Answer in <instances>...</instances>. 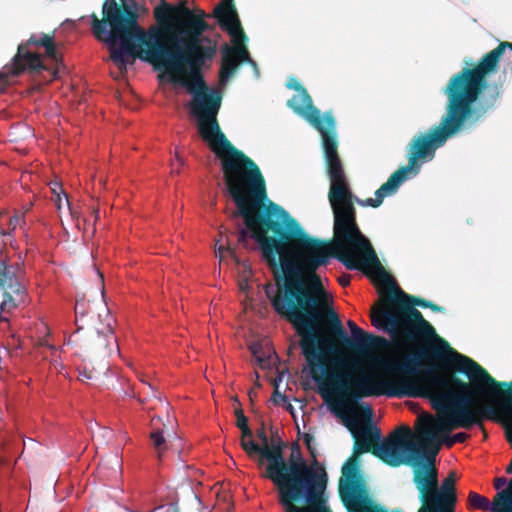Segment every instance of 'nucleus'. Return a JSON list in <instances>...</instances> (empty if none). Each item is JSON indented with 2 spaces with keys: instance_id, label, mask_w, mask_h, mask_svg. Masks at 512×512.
<instances>
[{
  "instance_id": "1",
  "label": "nucleus",
  "mask_w": 512,
  "mask_h": 512,
  "mask_svg": "<svg viewBox=\"0 0 512 512\" xmlns=\"http://www.w3.org/2000/svg\"><path fill=\"white\" fill-rule=\"evenodd\" d=\"M335 241L310 236L288 213L254 233L262 257L273 272L274 284H267L265 294L274 312L291 324L311 377L319 385V393L336 416L344 417L342 408L366 397L413 395L405 385L411 378L403 376L387 381L366 372L351 377L328 369L326 360L339 348L331 337L323 335L325 324L340 341L341 347L363 352L387 344L384 337L368 334L349 320L352 338L343 329L334 309L329 306L317 270L335 258L349 270L370 268L364 263V252L353 241L361 237L354 226L338 221Z\"/></svg>"
},
{
  "instance_id": "2",
  "label": "nucleus",
  "mask_w": 512,
  "mask_h": 512,
  "mask_svg": "<svg viewBox=\"0 0 512 512\" xmlns=\"http://www.w3.org/2000/svg\"><path fill=\"white\" fill-rule=\"evenodd\" d=\"M461 365L450 370L465 374V382L454 373L442 374L435 366L424 371L423 381L410 379L405 385L413 395L403 397L429 398L437 412V418L426 415L420 418L418 428L422 450L407 457V465L413 468V480H438L435 458L444 444L451 448L465 442L469 435L464 432L450 436L456 428L471 429L481 426L484 420L501 422L505 436L512 447V381L499 382L486 369L469 357H460ZM511 475L512 458L506 468ZM493 480H507L495 477Z\"/></svg>"
},
{
  "instance_id": "3",
  "label": "nucleus",
  "mask_w": 512,
  "mask_h": 512,
  "mask_svg": "<svg viewBox=\"0 0 512 512\" xmlns=\"http://www.w3.org/2000/svg\"><path fill=\"white\" fill-rule=\"evenodd\" d=\"M210 59H184L148 62L156 70L170 74V81L186 88L192 96L191 114L197 130L210 149L220 158L223 179L237 210L232 217H242L251 235L280 216H287L281 206L267 199L265 179L257 164L235 148L221 131L217 115L222 104L219 89L209 87L202 68Z\"/></svg>"
},
{
  "instance_id": "4",
  "label": "nucleus",
  "mask_w": 512,
  "mask_h": 512,
  "mask_svg": "<svg viewBox=\"0 0 512 512\" xmlns=\"http://www.w3.org/2000/svg\"><path fill=\"white\" fill-rule=\"evenodd\" d=\"M357 248L364 252V263L375 270L379 281L388 288L383 298L384 307L371 313V323L377 329L388 332L392 338H401L408 343L426 342L423 348L404 356L399 360H384L383 370L392 375L412 376L419 372L424 360L437 363L429 365L451 369L461 365L460 357H466L450 347L449 343L439 337L434 327L424 319L422 313L414 306L429 308L430 302L404 292L395 280L384 270L374 248L367 237H358L353 241Z\"/></svg>"
},
{
  "instance_id": "5",
  "label": "nucleus",
  "mask_w": 512,
  "mask_h": 512,
  "mask_svg": "<svg viewBox=\"0 0 512 512\" xmlns=\"http://www.w3.org/2000/svg\"><path fill=\"white\" fill-rule=\"evenodd\" d=\"M461 129L462 127L457 123V121L445 110V113L438 125H435L428 131L419 133L413 137L407 147L408 164L401 166L390 175L388 180L376 190L375 198L359 199L352 193L344 170L343 162L341 161L343 179L348 194L344 198L331 200L330 191L328 192V199L333 212V238L331 241L336 240L338 221H343L350 225V227L354 226L362 237H366L361 232L357 224L354 203L356 202L363 207H379L386 197L391 196L398 191L401 184L407 180L411 174L417 175L422 164L426 161L432 160L435 156L436 150L443 146L450 137L457 134Z\"/></svg>"
},
{
  "instance_id": "6",
  "label": "nucleus",
  "mask_w": 512,
  "mask_h": 512,
  "mask_svg": "<svg viewBox=\"0 0 512 512\" xmlns=\"http://www.w3.org/2000/svg\"><path fill=\"white\" fill-rule=\"evenodd\" d=\"M154 17L161 25L151 48L145 52L146 62L184 59H212L216 44L203 33L213 29L206 21L210 17L203 10H191L186 2L173 6L165 0L154 9Z\"/></svg>"
},
{
  "instance_id": "7",
  "label": "nucleus",
  "mask_w": 512,
  "mask_h": 512,
  "mask_svg": "<svg viewBox=\"0 0 512 512\" xmlns=\"http://www.w3.org/2000/svg\"><path fill=\"white\" fill-rule=\"evenodd\" d=\"M91 29L97 40L104 42L110 59L121 74L136 59L146 62L145 52L160 34V28L144 29L138 23V3L135 0H104L102 19L92 14Z\"/></svg>"
},
{
  "instance_id": "8",
  "label": "nucleus",
  "mask_w": 512,
  "mask_h": 512,
  "mask_svg": "<svg viewBox=\"0 0 512 512\" xmlns=\"http://www.w3.org/2000/svg\"><path fill=\"white\" fill-rule=\"evenodd\" d=\"M506 49L512 51V43L503 41L483 55L473 67H465L448 81L443 93L447 97L445 110L463 128L467 122L474 124L481 115L473 108L482 92L487 88L486 78L498 68Z\"/></svg>"
},
{
  "instance_id": "9",
  "label": "nucleus",
  "mask_w": 512,
  "mask_h": 512,
  "mask_svg": "<svg viewBox=\"0 0 512 512\" xmlns=\"http://www.w3.org/2000/svg\"><path fill=\"white\" fill-rule=\"evenodd\" d=\"M358 405V400L348 407L342 408L344 417L338 416L351 430L354 438L353 453L361 455L372 453L384 463L398 467L407 464V457L418 453V447L413 442V434L408 426H401L391 433L385 440L381 441V431L371 423L372 410L369 406L364 408L368 421L358 429L352 428V416Z\"/></svg>"
},
{
  "instance_id": "10",
  "label": "nucleus",
  "mask_w": 512,
  "mask_h": 512,
  "mask_svg": "<svg viewBox=\"0 0 512 512\" xmlns=\"http://www.w3.org/2000/svg\"><path fill=\"white\" fill-rule=\"evenodd\" d=\"M261 444L256 442L257 451L250 450L249 446H241L249 457H258V464H266L263 476L269 480H328L324 466L316 459L308 465L302 455L298 443L290 449V455L284 457L285 444L281 440H272L265 432L264 423L256 431Z\"/></svg>"
},
{
  "instance_id": "11",
  "label": "nucleus",
  "mask_w": 512,
  "mask_h": 512,
  "mask_svg": "<svg viewBox=\"0 0 512 512\" xmlns=\"http://www.w3.org/2000/svg\"><path fill=\"white\" fill-rule=\"evenodd\" d=\"M368 482H339L338 493L347 512H402L401 510L388 511L375 504ZM420 492L421 506L418 512H449L455 507V482H415Z\"/></svg>"
},
{
  "instance_id": "12",
  "label": "nucleus",
  "mask_w": 512,
  "mask_h": 512,
  "mask_svg": "<svg viewBox=\"0 0 512 512\" xmlns=\"http://www.w3.org/2000/svg\"><path fill=\"white\" fill-rule=\"evenodd\" d=\"M287 105L296 114L307 120L319 131L322 139L326 172L330 179V198L338 200L344 198L348 191L344 183L341 169V159L338 154V142L335 118L330 112L323 116L320 110L313 105L307 89L301 90L288 100Z\"/></svg>"
},
{
  "instance_id": "13",
  "label": "nucleus",
  "mask_w": 512,
  "mask_h": 512,
  "mask_svg": "<svg viewBox=\"0 0 512 512\" xmlns=\"http://www.w3.org/2000/svg\"><path fill=\"white\" fill-rule=\"evenodd\" d=\"M32 46L43 47L46 57L52 62L56 61L54 37L45 33H41L39 36L32 35L26 42L18 46L17 53L12 58L11 63L4 67V71L0 72V93L8 86L10 76H18L24 71L31 74H40L46 71L49 74L48 81L56 77L58 70L54 67H48L42 56L32 50Z\"/></svg>"
},
{
  "instance_id": "14",
  "label": "nucleus",
  "mask_w": 512,
  "mask_h": 512,
  "mask_svg": "<svg viewBox=\"0 0 512 512\" xmlns=\"http://www.w3.org/2000/svg\"><path fill=\"white\" fill-rule=\"evenodd\" d=\"M284 512H331L325 495L327 482H274Z\"/></svg>"
},
{
  "instance_id": "15",
  "label": "nucleus",
  "mask_w": 512,
  "mask_h": 512,
  "mask_svg": "<svg viewBox=\"0 0 512 512\" xmlns=\"http://www.w3.org/2000/svg\"><path fill=\"white\" fill-rule=\"evenodd\" d=\"M27 292L23 271L17 263H10L4 250L0 249V308L13 311L26 300Z\"/></svg>"
},
{
  "instance_id": "16",
  "label": "nucleus",
  "mask_w": 512,
  "mask_h": 512,
  "mask_svg": "<svg viewBox=\"0 0 512 512\" xmlns=\"http://www.w3.org/2000/svg\"><path fill=\"white\" fill-rule=\"evenodd\" d=\"M102 316L101 313L98 314L99 325H96L93 317H90L91 323L88 324L90 333L84 346L90 352L110 355L113 347L118 349L117 339L113 333L115 320L107 308L104 309V320Z\"/></svg>"
},
{
  "instance_id": "17",
  "label": "nucleus",
  "mask_w": 512,
  "mask_h": 512,
  "mask_svg": "<svg viewBox=\"0 0 512 512\" xmlns=\"http://www.w3.org/2000/svg\"><path fill=\"white\" fill-rule=\"evenodd\" d=\"M242 34L234 32V37L230 35L234 47L225 45L221 49L222 62L219 70V81L225 84L236 72L239 64L248 62L256 67V63L250 58L249 52L245 46L247 36L241 27Z\"/></svg>"
},
{
  "instance_id": "18",
  "label": "nucleus",
  "mask_w": 512,
  "mask_h": 512,
  "mask_svg": "<svg viewBox=\"0 0 512 512\" xmlns=\"http://www.w3.org/2000/svg\"><path fill=\"white\" fill-rule=\"evenodd\" d=\"M212 16L217 19L222 30L234 37V32L241 31V21L234 0H221L214 8Z\"/></svg>"
},
{
  "instance_id": "19",
  "label": "nucleus",
  "mask_w": 512,
  "mask_h": 512,
  "mask_svg": "<svg viewBox=\"0 0 512 512\" xmlns=\"http://www.w3.org/2000/svg\"><path fill=\"white\" fill-rule=\"evenodd\" d=\"M100 480H117L122 477V460L117 455H110L101 460L97 468Z\"/></svg>"
},
{
  "instance_id": "20",
  "label": "nucleus",
  "mask_w": 512,
  "mask_h": 512,
  "mask_svg": "<svg viewBox=\"0 0 512 512\" xmlns=\"http://www.w3.org/2000/svg\"><path fill=\"white\" fill-rule=\"evenodd\" d=\"M235 415L237 418L236 426L241 431V446H249L250 450L257 451L258 447L253 439V433L248 425V418L244 415L242 408L235 409Z\"/></svg>"
},
{
  "instance_id": "21",
  "label": "nucleus",
  "mask_w": 512,
  "mask_h": 512,
  "mask_svg": "<svg viewBox=\"0 0 512 512\" xmlns=\"http://www.w3.org/2000/svg\"><path fill=\"white\" fill-rule=\"evenodd\" d=\"M339 480H364L360 468V455L353 453L345 461Z\"/></svg>"
},
{
  "instance_id": "22",
  "label": "nucleus",
  "mask_w": 512,
  "mask_h": 512,
  "mask_svg": "<svg viewBox=\"0 0 512 512\" xmlns=\"http://www.w3.org/2000/svg\"><path fill=\"white\" fill-rule=\"evenodd\" d=\"M47 185L49 188V195H46V197L54 203L57 211L60 213L62 207L61 195L64 194L62 177L60 175H54L53 179L49 180ZM59 218L61 219L60 214Z\"/></svg>"
},
{
  "instance_id": "23",
  "label": "nucleus",
  "mask_w": 512,
  "mask_h": 512,
  "mask_svg": "<svg viewBox=\"0 0 512 512\" xmlns=\"http://www.w3.org/2000/svg\"><path fill=\"white\" fill-rule=\"evenodd\" d=\"M512 505V491L503 490L497 493L491 507L492 512H505Z\"/></svg>"
},
{
  "instance_id": "24",
  "label": "nucleus",
  "mask_w": 512,
  "mask_h": 512,
  "mask_svg": "<svg viewBox=\"0 0 512 512\" xmlns=\"http://www.w3.org/2000/svg\"><path fill=\"white\" fill-rule=\"evenodd\" d=\"M150 439L158 453V457L161 458L162 454L167 448L163 430L160 428H155L150 434Z\"/></svg>"
},
{
  "instance_id": "25",
  "label": "nucleus",
  "mask_w": 512,
  "mask_h": 512,
  "mask_svg": "<svg viewBox=\"0 0 512 512\" xmlns=\"http://www.w3.org/2000/svg\"><path fill=\"white\" fill-rule=\"evenodd\" d=\"M468 499L472 509L488 510L490 508L489 500L476 492H470Z\"/></svg>"
},
{
  "instance_id": "26",
  "label": "nucleus",
  "mask_w": 512,
  "mask_h": 512,
  "mask_svg": "<svg viewBox=\"0 0 512 512\" xmlns=\"http://www.w3.org/2000/svg\"><path fill=\"white\" fill-rule=\"evenodd\" d=\"M106 371H107V366H104L102 371H98L94 368L89 369L85 365L82 370H79L78 378L82 382H84L86 380H98L102 374H105Z\"/></svg>"
},
{
  "instance_id": "27",
  "label": "nucleus",
  "mask_w": 512,
  "mask_h": 512,
  "mask_svg": "<svg viewBox=\"0 0 512 512\" xmlns=\"http://www.w3.org/2000/svg\"><path fill=\"white\" fill-rule=\"evenodd\" d=\"M250 350H251V353H252L253 357L255 358L257 364L261 368H265L266 366L269 365L268 358L261 354V346L260 345L253 344L250 347Z\"/></svg>"
},
{
  "instance_id": "28",
  "label": "nucleus",
  "mask_w": 512,
  "mask_h": 512,
  "mask_svg": "<svg viewBox=\"0 0 512 512\" xmlns=\"http://www.w3.org/2000/svg\"><path fill=\"white\" fill-rule=\"evenodd\" d=\"M85 302L77 300L75 305V314H76V321L78 322L79 316L83 318L85 316L86 310H85Z\"/></svg>"
},
{
  "instance_id": "29",
  "label": "nucleus",
  "mask_w": 512,
  "mask_h": 512,
  "mask_svg": "<svg viewBox=\"0 0 512 512\" xmlns=\"http://www.w3.org/2000/svg\"><path fill=\"white\" fill-rule=\"evenodd\" d=\"M287 87L289 89H294L296 93L301 92V90L306 89L302 84H300L297 80L292 79L288 84Z\"/></svg>"
},
{
  "instance_id": "30",
  "label": "nucleus",
  "mask_w": 512,
  "mask_h": 512,
  "mask_svg": "<svg viewBox=\"0 0 512 512\" xmlns=\"http://www.w3.org/2000/svg\"><path fill=\"white\" fill-rule=\"evenodd\" d=\"M350 281H351V275L349 274H342L339 276L338 278V282L339 284L342 286V287H347L350 285Z\"/></svg>"
},
{
  "instance_id": "31",
  "label": "nucleus",
  "mask_w": 512,
  "mask_h": 512,
  "mask_svg": "<svg viewBox=\"0 0 512 512\" xmlns=\"http://www.w3.org/2000/svg\"><path fill=\"white\" fill-rule=\"evenodd\" d=\"M462 475L457 470H450L443 480H459Z\"/></svg>"
},
{
  "instance_id": "32",
  "label": "nucleus",
  "mask_w": 512,
  "mask_h": 512,
  "mask_svg": "<svg viewBox=\"0 0 512 512\" xmlns=\"http://www.w3.org/2000/svg\"><path fill=\"white\" fill-rule=\"evenodd\" d=\"M272 400L274 403L278 404L280 400L282 401H285L286 400V396L279 393L277 390H275L274 394H273V397H272Z\"/></svg>"
},
{
  "instance_id": "33",
  "label": "nucleus",
  "mask_w": 512,
  "mask_h": 512,
  "mask_svg": "<svg viewBox=\"0 0 512 512\" xmlns=\"http://www.w3.org/2000/svg\"><path fill=\"white\" fill-rule=\"evenodd\" d=\"M313 441V436L309 435V434H306L305 437H304V442L307 446V448L309 449V451L311 452V454H313V450H312V447H311V442Z\"/></svg>"
},
{
  "instance_id": "34",
  "label": "nucleus",
  "mask_w": 512,
  "mask_h": 512,
  "mask_svg": "<svg viewBox=\"0 0 512 512\" xmlns=\"http://www.w3.org/2000/svg\"><path fill=\"white\" fill-rule=\"evenodd\" d=\"M429 308L434 312H443L444 308L442 306H439L433 302H430Z\"/></svg>"
},
{
  "instance_id": "35",
  "label": "nucleus",
  "mask_w": 512,
  "mask_h": 512,
  "mask_svg": "<svg viewBox=\"0 0 512 512\" xmlns=\"http://www.w3.org/2000/svg\"><path fill=\"white\" fill-rule=\"evenodd\" d=\"M38 345L41 346V347H48V348H51L53 349L54 346L52 344L49 343V341L47 339H40L39 342H38Z\"/></svg>"
},
{
  "instance_id": "36",
  "label": "nucleus",
  "mask_w": 512,
  "mask_h": 512,
  "mask_svg": "<svg viewBox=\"0 0 512 512\" xmlns=\"http://www.w3.org/2000/svg\"><path fill=\"white\" fill-rule=\"evenodd\" d=\"M247 238V232L245 229H240L239 231V236H238V241L239 242H244Z\"/></svg>"
},
{
  "instance_id": "37",
  "label": "nucleus",
  "mask_w": 512,
  "mask_h": 512,
  "mask_svg": "<svg viewBox=\"0 0 512 512\" xmlns=\"http://www.w3.org/2000/svg\"><path fill=\"white\" fill-rule=\"evenodd\" d=\"M201 475V472L197 469H192V473L191 474H188L187 477L190 478V479H196L197 477H199Z\"/></svg>"
},
{
  "instance_id": "38",
  "label": "nucleus",
  "mask_w": 512,
  "mask_h": 512,
  "mask_svg": "<svg viewBox=\"0 0 512 512\" xmlns=\"http://www.w3.org/2000/svg\"><path fill=\"white\" fill-rule=\"evenodd\" d=\"M141 381H142L143 385H146L151 390V395L153 397H156V392H155L154 388L152 387V385L149 382H147L146 380H141Z\"/></svg>"
},
{
  "instance_id": "39",
  "label": "nucleus",
  "mask_w": 512,
  "mask_h": 512,
  "mask_svg": "<svg viewBox=\"0 0 512 512\" xmlns=\"http://www.w3.org/2000/svg\"><path fill=\"white\" fill-rule=\"evenodd\" d=\"M78 337H77V333L76 334H73L70 338H69V341H68V344H72V345H76L78 343Z\"/></svg>"
},
{
  "instance_id": "40",
  "label": "nucleus",
  "mask_w": 512,
  "mask_h": 512,
  "mask_svg": "<svg viewBox=\"0 0 512 512\" xmlns=\"http://www.w3.org/2000/svg\"><path fill=\"white\" fill-rule=\"evenodd\" d=\"M65 199H66V204L68 206V209L70 211V214L72 217H75V211L73 210V208H71L70 206V203H69V198H68V194L66 193V196H65Z\"/></svg>"
},
{
  "instance_id": "41",
  "label": "nucleus",
  "mask_w": 512,
  "mask_h": 512,
  "mask_svg": "<svg viewBox=\"0 0 512 512\" xmlns=\"http://www.w3.org/2000/svg\"><path fill=\"white\" fill-rule=\"evenodd\" d=\"M501 90L500 86H495V92L493 94V100H496L500 96Z\"/></svg>"
},
{
  "instance_id": "42",
  "label": "nucleus",
  "mask_w": 512,
  "mask_h": 512,
  "mask_svg": "<svg viewBox=\"0 0 512 512\" xmlns=\"http://www.w3.org/2000/svg\"><path fill=\"white\" fill-rule=\"evenodd\" d=\"M223 251H229L230 253H233L229 247L226 248L223 245H220L218 248V253L220 256L222 255Z\"/></svg>"
},
{
  "instance_id": "43",
  "label": "nucleus",
  "mask_w": 512,
  "mask_h": 512,
  "mask_svg": "<svg viewBox=\"0 0 512 512\" xmlns=\"http://www.w3.org/2000/svg\"><path fill=\"white\" fill-rule=\"evenodd\" d=\"M496 489H501L507 482H494ZM510 485H512V482H508Z\"/></svg>"
},
{
  "instance_id": "44",
  "label": "nucleus",
  "mask_w": 512,
  "mask_h": 512,
  "mask_svg": "<svg viewBox=\"0 0 512 512\" xmlns=\"http://www.w3.org/2000/svg\"><path fill=\"white\" fill-rule=\"evenodd\" d=\"M85 448H82L81 452L71 453L70 457L77 459L79 455L84 451Z\"/></svg>"
},
{
  "instance_id": "45",
  "label": "nucleus",
  "mask_w": 512,
  "mask_h": 512,
  "mask_svg": "<svg viewBox=\"0 0 512 512\" xmlns=\"http://www.w3.org/2000/svg\"><path fill=\"white\" fill-rule=\"evenodd\" d=\"M96 272H97V275H98V276H99V278H100V282H101V284L103 285V282H104L103 275H102L98 270H97Z\"/></svg>"
},
{
  "instance_id": "46",
  "label": "nucleus",
  "mask_w": 512,
  "mask_h": 512,
  "mask_svg": "<svg viewBox=\"0 0 512 512\" xmlns=\"http://www.w3.org/2000/svg\"><path fill=\"white\" fill-rule=\"evenodd\" d=\"M256 396V393L250 391L249 392V397H250V400L253 401V397Z\"/></svg>"
},
{
  "instance_id": "47",
  "label": "nucleus",
  "mask_w": 512,
  "mask_h": 512,
  "mask_svg": "<svg viewBox=\"0 0 512 512\" xmlns=\"http://www.w3.org/2000/svg\"><path fill=\"white\" fill-rule=\"evenodd\" d=\"M176 159H177L179 165H183V160L179 156H176Z\"/></svg>"
},
{
  "instance_id": "48",
  "label": "nucleus",
  "mask_w": 512,
  "mask_h": 512,
  "mask_svg": "<svg viewBox=\"0 0 512 512\" xmlns=\"http://www.w3.org/2000/svg\"><path fill=\"white\" fill-rule=\"evenodd\" d=\"M454 508H455V507H451V508H450V510H449V512H454Z\"/></svg>"
},
{
  "instance_id": "49",
  "label": "nucleus",
  "mask_w": 512,
  "mask_h": 512,
  "mask_svg": "<svg viewBox=\"0 0 512 512\" xmlns=\"http://www.w3.org/2000/svg\"><path fill=\"white\" fill-rule=\"evenodd\" d=\"M154 421H155V419H154V418H153V419H151V422H152V425H153V426L155 425Z\"/></svg>"
}]
</instances>
